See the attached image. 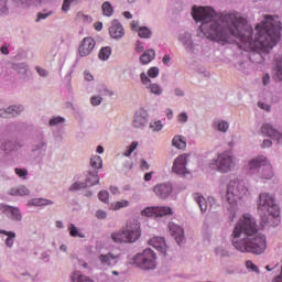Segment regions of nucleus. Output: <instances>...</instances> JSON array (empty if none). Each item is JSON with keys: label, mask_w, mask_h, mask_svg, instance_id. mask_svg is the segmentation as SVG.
<instances>
[{"label": "nucleus", "mask_w": 282, "mask_h": 282, "mask_svg": "<svg viewBox=\"0 0 282 282\" xmlns=\"http://www.w3.org/2000/svg\"><path fill=\"white\" fill-rule=\"evenodd\" d=\"M98 182H100V177H98V172H88L86 182H76L69 187V191H80V188H87V186H96Z\"/></svg>", "instance_id": "nucleus-10"}, {"label": "nucleus", "mask_w": 282, "mask_h": 282, "mask_svg": "<svg viewBox=\"0 0 282 282\" xmlns=\"http://www.w3.org/2000/svg\"><path fill=\"white\" fill-rule=\"evenodd\" d=\"M149 245L152 246V248H155L159 252H162V254H166V241L162 237H153Z\"/></svg>", "instance_id": "nucleus-19"}, {"label": "nucleus", "mask_w": 282, "mask_h": 282, "mask_svg": "<svg viewBox=\"0 0 282 282\" xmlns=\"http://www.w3.org/2000/svg\"><path fill=\"white\" fill-rule=\"evenodd\" d=\"M131 29L134 31V32H138L140 29H139V25H138V22L135 21H132L131 22Z\"/></svg>", "instance_id": "nucleus-63"}, {"label": "nucleus", "mask_w": 282, "mask_h": 282, "mask_svg": "<svg viewBox=\"0 0 282 282\" xmlns=\"http://www.w3.org/2000/svg\"><path fill=\"white\" fill-rule=\"evenodd\" d=\"M2 235H6V240L4 243L8 248H12L14 246V240L17 239V234L14 231H6V230H0Z\"/></svg>", "instance_id": "nucleus-25"}, {"label": "nucleus", "mask_w": 282, "mask_h": 282, "mask_svg": "<svg viewBox=\"0 0 282 282\" xmlns=\"http://www.w3.org/2000/svg\"><path fill=\"white\" fill-rule=\"evenodd\" d=\"M96 217H97V219H107V212H105V210H97Z\"/></svg>", "instance_id": "nucleus-51"}, {"label": "nucleus", "mask_w": 282, "mask_h": 282, "mask_svg": "<svg viewBox=\"0 0 282 282\" xmlns=\"http://www.w3.org/2000/svg\"><path fill=\"white\" fill-rule=\"evenodd\" d=\"M110 192L112 195H120V189H118L116 186H110Z\"/></svg>", "instance_id": "nucleus-59"}, {"label": "nucleus", "mask_w": 282, "mask_h": 282, "mask_svg": "<svg viewBox=\"0 0 282 282\" xmlns=\"http://www.w3.org/2000/svg\"><path fill=\"white\" fill-rule=\"evenodd\" d=\"M149 123V113L144 109H140L134 115L133 127L142 129Z\"/></svg>", "instance_id": "nucleus-16"}, {"label": "nucleus", "mask_w": 282, "mask_h": 282, "mask_svg": "<svg viewBox=\"0 0 282 282\" xmlns=\"http://www.w3.org/2000/svg\"><path fill=\"white\" fill-rule=\"evenodd\" d=\"M141 169H142L143 171H149V169H150L149 163H148L147 161L142 160V161H141Z\"/></svg>", "instance_id": "nucleus-56"}, {"label": "nucleus", "mask_w": 282, "mask_h": 282, "mask_svg": "<svg viewBox=\"0 0 282 282\" xmlns=\"http://www.w3.org/2000/svg\"><path fill=\"white\" fill-rule=\"evenodd\" d=\"M162 121H153L150 123V129H152V131H162Z\"/></svg>", "instance_id": "nucleus-42"}, {"label": "nucleus", "mask_w": 282, "mask_h": 282, "mask_svg": "<svg viewBox=\"0 0 282 282\" xmlns=\"http://www.w3.org/2000/svg\"><path fill=\"white\" fill-rule=\"evenodd\" d=\"M209 166L219 173H229V171L235 169V159L229 152H223L218 154L216 160L209 163Z\"/></svg>", "instance_id": "nucleus-7"}, {"label": "nucleus", "mask_w": 282, "mask_h": 282, "mask_svg": "<svg viewBox=\"0 0 282 282\" xmlns=\"http://www.w3.org/2000/svg\"><path fill=\"white\" fill-rule=\"evenodd\" d=\"M94 47H96V40L93 37H84L78 47L79 55L82 57L89 56V54L94 52Z\"/></svg>", "instance_id": "nucleus-12"}, {"label": "nucleus", "mask_w": 282, "mask_h": 282, "mask_svg": "<svg viewBox=\"0 0 282 282\" xmlns=\"http://www.w3.org/2000/svg\"><path fill=\"white\" fill-rule=\"evenodd\" d=\"M109 56H111V47L109 46L102 47L99 52L100 61H107Z\"/></svg>", "instance_id": "nucleus-31"}, {"label": "nucleus", "mask_w": 282, "mask_h": 282, "mask_svg": "<svg viewBox=\"0 0 282 282\" xmlns=\"http://www.w3.org/2000/svg\"><path fill=\"white\" fill-rule=\"evenodd\" d=\"M51 13H37V19L36 21H43V19H47V17H50Z\"/></svg>", "instance_id": "nucleus-54"}, {"label": "nucleus", "mask_w": 282, "mask_h": 282, "mask_svg": "<svg viewBox=\"0 0 282 282\" xmlns=\"http://www.w3.org/2000/svg\"><path fill=\"white\" fill-rule=\"evenodd\" d=\"M169 228H170V232H171L172 237H174L176 243H178V246H182V242L184 241V229L175 223H170Z\"/></svg>", "instance_id": "nucleus-17"}, {"label": "nucleus", "mask_w": 282, "mask_h": 282, "mask_svg": "<svg viewBox=\"0 0 282 282\" xmlns=\"http://www.w3.org/2000/svg\"><path fill=\"white\" fill-rule=\"evenodd\" d=\"M36 72L37 74H40L41 76H47V70L41 68V67H36Z\"/></svg>", "instance_id": "nucleus-57"}, {"label": "nucleus", "mask_w": 282, "mask_h": 282, "mask_svg": "<svg viewBox=\"0 0 282 282\" xmlns=\"http://www.w3.org/2000/svg\"><path fill=\"white\" fill-rule=\"evenodd\" d=\"M194 199L196 204H198L202 213H206V210H208V202H206L204 196H202L199 193H195Z\"/></svg>", "instance_id": "nucleus-23"}, {"label": "nucleus", "mask_w": 282, "mask_h": 282, "mask_svg": "<svg viewBox=\"0 0 282 282\" xmlns=\"http://www.w3.org/2000/svg\"><path fill=\"white\" fill-rule=\"evenodd\" d=\"M257 221L246 214L236 224L232 231V246L239 252H251V254H263L268 248L265 236L258 234Z\"/></svg>", "instance_id": "nucleus-2"}, {"label": "nucleus", "mask_w": 282, "mask_h": 282, "mask_svg": "<svg viewBox=\"0 0 282 282\" xmlns=\"http://www.w3.org/2000/svg\"><path fill=\"white\" fill-rule=\"evenodd\" d=\"M152 177H153V172L145 173L144 181L145 182H151Z\"/></svg>", "instance_id": "nucleus-60"}, {"label": "nucleus", "mask_w": 282, "mask_h": 282, "mask_svg": "<svg viewBox=\"0 0 282 282\" xmlns=\"http://www.w3.org/2000/svg\"><path fill=\"white\" fill-rule=\"evenodd\" d=\"M72 281L73 282H94L91 281V279L80 274V272L73 273Z\"/></svg>", "instance_id": "nucleus-29"}, {"label": "nucleus", "mask_w": 282, "mask_h": 282, "mask_svg": "<svg viewBox=\"0 0 282 282\" xmlns=\"http://www.w3.org/2000/svg\"><path fill=\"white\" fill-rule=\"evenodd\" d=\"M68 231L70 237H79L80 239H85V234L78 231L74 224H70L68 227Z\"/></svg>", "instance_id": "nucleus-28"}, {"label": "nucleus", "mask_w": 282, "mask_h": 282, "mask_svg": "<svg viewBox=\"0 0 282 282\" xmlns=\"http://www.w3.org/2000/svg\"><path fill=\"white\" fill-rule=\"evenodd\" d=\"M14 150V145L12 144V142H6L4 145L2 147V151H13Z\"/></svg>", "instance_id": "nucleus-50"}, {"label": "nucleus", "mask_w": 282, "mask_h": 282, "mask_svg": "<svg viewBox=\"0 0 282 282\" xmlns=\"http://www.w3.org/2000/svg\"><path fill=\"white\" fill-rule=\"evenodd\" d=\"M258 212L261 216L262 224H269L270 217H279V205L274 203V196L268 193H262L259 196Z\"/></svg>", "instance_id": "nucleus-3"}, {"label": "nucleus", "mask_w": 282, "mask_h": 282, "mask_svg": "<svg viewBox=\"0 0 282 282\" xmlns=\"http://www.w3.org/2000/svg\"><path fill=\"white\" fill-rule=\"evenodd\" d=\"M90 102H91V105H94V107H98V105H100L102 102V97L94 96L90 98Z\"/></svg>", "instance_id": "nucleus-45"}, {"label": "nucleus", "mask_w": 282, "mask_h": 282, "mask_svg": "<svg viewBox=\"0 0 282 282\" xmlns=\"http://www.w3.org/2000/svg\"><path fill=\"white\" fill-rule=\"evenodd\" d=\"M188 154H182L177 156L173 163L172 171L176 173V175H188V169H186V164H188Z\"/></svg>", "instance_id": "nucleus-11"}, {"label": "nucleus", "mask_w": 282, "mask_h": 282, "mask_svg": "<svg viewBox=\"0 0 282 282\" xmlns=\"http://www.w3.org/2000/svg\"><path fill=\"white\" fill-rule=\"evenodd\" d=\"M153 58H155V51L148 50L140 56V63L142 65H149Z\"/></svg>", "instance_id": "nucleus-24"}, {"label": "nucleus", "mask_w": 282, "mask_h": 282, "mask_svg": "<svg viewBox=\"0 0 282 282\" xmlns=\"http://www.w3.org/2000/svg\"><path fill=\"white\" fill-rule=\"evenodd\" d=\"M138 149V142L133 141L127 149V151L123 153V155L126 158H129V155H131V153H133V151H135Z\"/></svg>", "instance_id": "nucleus-35"}, {"label": "nucleus", "mask_w": 282, "mask_h": 282, "mask_svg": "<svg viewBox=\"0 0 282 282\" xmlns=\"http://www.w3.org/2000/svg\"><path fill=\"white\" fill-rule=\"evenodd\" d=\"M0 12H2V14L8 12V0H0Z\"/></svg>", "instance_id": "nucleus-46"}, {"label": "nucleus", "mask_w": 282, "mask_h": 282, "mask_svg": "<svg viewBox=\"0 0 282 282\" xmlns=\"http://www.w3.org/2000/svg\"><path fill=\"white\" fill-rule=\"evenodd\" d=\"M90 166L93 169H102V159L98 155H95L90 159Z\"/></svg>", "instance_id": "nucleus-30"}, {"label": "nucleus", "mask_w": 282, "mask_h": 282, "mask_svg": "<svg viewBox=\"0 0 282 282\" xmlns=\"http://www.w3.org/2000/svg\"><path fill=\"white\" fill-rule=\"evenodd\" d=\"M229 128H230V124H228L227 121H219L217 123V130L221 131L223 133H226V131H228Z\"/></svg>", "instance_id": "nucleus-36"}, {"label": "nucleus", "mask_w": 282, "mask_h": 282, "mask_svg": "<svg viewBox=\"0 0 282 282\" xmlns=\"http://www.w3.org/2000/svg\"><path fill=\"white\" fill-rule=\"evenodd\" d=\"M84 76L86 80H94V75H91V73L89 72H85Z\"/></svg>", "instance_id": "nucleus-61"}, {"label": "nucleus", "mask_w": 282, "mask_h": 282, "mask_svg": "<svg viewBox=\"0 0 282 282\" xmlns=\"http://www.w3.org/2000/svg\"><path fill=\"white\" fill-rule=\"evenodd\" d=\"M261 133L262 135H267L268 138H271L272 140H276L278 144H282V133L279 132L272 124L264 123L261 127Z\"/></svg>", "instance_id": "nucleus-13"}, {"label": "nucleus", "mask_w": 282, "mask_h": 282, "mask_svg": "<svg viewBox=\"0 0 282 282\" xmlns=\"http://www.w3.org/2000/svg\"><path fill=\"white\" fill-rule=\"evenodd\" d=\"M70 4H72V0H64L63 6H62L63 12H67V10H69Z\"/></svg>", "instance_id": "nucleus-52"}, {"label": "nucleus", "mask_w": 282, "mask_h": 282, "mask_svg": "<svg viewBox=\"0 0 282 282\" xmlns=\"http://www.w3.org/2000/svg\"><path fill=\"white\" fill-rule=\"evenodd\" d=\"M272 147V141L271 140H264L263 143H262V149H268Z\"/></svg>", "instance_id": "nucleus-55"}, {"label": "nucleus", "mask_w": 282, "mask_h": 282, "mask_svg": "<svg viewBox=\"0 0 282 282\" xmlns=\"http://www.w3.org/2000/svg\"><path fill=\"white\" fill-rule=\"evenodd\" d=\"M194 21H200V32L216 43H235L245 52H253L250 59L256 63H263L261 54H268L281 39V20L279 17L264 15V20L258 23L252 30L248 20L239 14L227 13L217 20V12L210 7L193 8Z\"/></svg>", "instance_id": "nucleus-1"}, {"label": "nucleus", "mask_w": 282, "mask_h": 282, "mask_svg": "<svg viewBox=\"0 0 282 282\" xmlns=\"http://www.w3.org/2000/svg\"><path fill=\"white\" fill-rule=\"evenodd\" d=\"M250 169H261V177L263 180H272L274 177V172H272V164L268 161L265 156H258L249 162Z\"/></svg>", "instance_id": "nucleus-8"}, {"label": "nucleus", "mask_w": 282, "mask_h": 282, "mask_svg": "<svg viewBox=\"0 0 282 282\" xmlns=\"http://www.w3.org/2000/svg\"><path fill=\"white\" fill-rule=\"evenodd\" d=\"M216 254L217 257H228V251L224 248H217Z\"/></svg>", "instance_id": "nucleus-48"}, {"label": "nucleus", "mask_w": 282, "mask_h": 282, "mask_svg": "<svg viewBox=\"0 0 282 282\" xmlns=\"http://www.w3.org/2000/svg\"><path fill=\"white\" fill-rule=\"evenodd\" d=\"M61 122H65V118L63 117H55L50 120L51 127H55V124H61Z\"/></svg>", "instance_id": "nucleus-44"}, {"label": "nucleus", "mask_w": 282, "mask_h": 282, "mask_svg": "<svg viewBox=\"0 0 282 282\" xmlns=\"http://www.w3.org/2000/svg\"><path fill=\"white\" fill-rule=\"evenodd\" d=\"M98 197H99L100 202H104V204H107V202H109V192L101 191L98 193Z\"/></svg>", "instance_id": "nucleus-39"}, {"label": "nucleus", "mask_w": 282, "mask_h": 282, "mask_svg": "<svg viewBox=\"0 0 282 282\" xmlns=\"http://www.w3.org/2000/svg\"><path fill=\"white\" fill-rule=\"evenodd\" d=\"M246 268H248V270H252V272H257V274H259V267L253 264L251 260H248L246 262Z\"/></svg>", "instance_id": "nucleus-43"}, {"label": "nucleus", "mask_w": 282, "mask_h": 282, "mask_svg": "<svg viewBox=\"0 0 282 282\" xmlns=\"http://www.w3.org/2000/svg\"><path fill=\"white\" fill-rule=\"evenodd\" d=\"M31 204L32 206H47V204H52V202L45 198H35L31 200Z\"/></svg>", "instance_id": "nucleus-34"}, {"label": "nucleus", "mask_w": 282, "mask_h": 282, "mask_svg": "<svg viewBox=\"0 0 282 282\" xmlns=\"http://www.w3.org/2000/svg\"><path fill=\"white\" fill-rule=\"evenodd\" d=\"M162 63L164 65H169V63H171V55H165L163 58H162Z\"/></svg>", "instance_id": "nucleus-58"}, {"label": "nucleus", "mask_w": 282, "mask_h": 282, "mask_svg": "<svg viewBox=\"0 0 282 282\" xmlns=\"http://www.w3.org/2000/svg\"><path fill=\"white\" fill-rule=\"evenodd\" d=\"M102 14L104 17H113V6H111V2L106 1L101 6Z\"/></svg>", "instance_id": "nucleus-26"}, {"label": "nucleus", "mask_w": 282, "mask_h": 282, "mask_svg": "<svg viewBox=\"0 0 282 282\" xmlns=\"http://www.w3.org/2000/svg\"><path fill=\"white\" fill-rule=\"evenodd\" d=\"M111 206H112V210H120V208H128L129 200H119L112 204Z\"/></svg>", "instance_id": "nucleus-33"}, {"label": "nucleus", "mask_w": 282, "mask_h": 282, "mask_svg": "<svg viewBox=\"0 0 282 282\" xmlns=\"http://www.w3.org/2000/svg\"><path fill=\"white\" fill-rule=\"evenodd\" d=\"M246 195H248V187H246L243 181H230L228 183L225 196L228 204H237Z\"/></svg>", "instance_id": "nucleus-5"}, {"label": "nucleus", "mask_w": 282, "mask_h": 282, "mask_svg": "<svg viewBox=\"0 0 282 282\" xmlns=\"http://www.w3.org/2000/svg\"><path fill=\"white\" fill-rule=\"evenodd\" d=\"M148 75L150 76V78H158V76H160V68L158 67H151L148 70Z\"/></svg>", "instance_id": "nucleus-41"}, {"label": "nucleus", "mask_w": 282, "mask_h": 282, "mask_svg": "<svg viewBox=\"0 0 282 282\" xmlns=\"http://www.w3.org/2000/svg\"><path fill=\"white\" fill-rule=\"evenodd\" d=\"M177 121L181 123L188 122V115L186 112H182L177 116Z\"/></svg>", "instance_id": "nucleus-47"}, {"label": "nucleus", "mask_w": 282, "mask_h": 282, "mask_svg": "<svg viewBox=\"0 0 282 282\" xmlns=\"http://www.w3.org/2000/svg\"><path fill=\"white\" fill-rule=\"evenodd\" d=\"M133 263L141 270H155L158 267L155 252L151 249H145L133 258Z\"/></svg>", "instance_id": "nucleus-6"}, {"label": "nucleus", "mask_w": 282, "mask_h": 282, "mask_svg": "<svg viewBox=\"0 0 282 282\" xmlns=\"http://www.w3.org/2000/svg\"><path fill=\"white\" fill-rule=\"evenodd\" d=\"M150 91L151 94H155L156 96H160V94H162V87H160V85L158 84H151Z\"/></svg>", "instance_id": "nucleus-38"}, {"label": "nucleus", "mask_w": 282, "mask_h": 282, "mask_svg": "<svg viewBox=\"0 0 282 282\" xmlns=\"http://www.w3.org/2000/svg\"><path fill=\"white\" fill-rule=\"evenodd\" d=\"M12 195H21V196L30 195V189H28V187L25 186H20L14 193H12Z\"/></svg>", "instance_id": "nucleus-37"}, {"label": "nucleus", "mask_w": 282, "mask_h": 282, "mask_svg": "<svg viewBox=\"0 0 282 282\" xmlns=\"http://www.w3.org/2000/svg\"><path fill=\"white\" fill-rule=\"evenodd\" d=\"M143 217H164L166 215H173V209L171 207H148L141 212Z\"/></svg>", "instance_id": "nucleus-9"}, {"label": "nucleus", "mask_w": 282, "mask_h": 282, "mask_svg": "<svg viewBox=\"0 0 282 282\" xmlns=\"http://www.w3.org/2000/svg\"><path fill=\"white\" fill-rule=\"evenodd\" d=\"M258 107L260 109H263L264 111H270V105L265 104V102H258Z\"/></svg>", "instance_id": "nucleus-53"}, {"label": "nucleus", "mask_w": 282, "mask_h": 282, "mask_svg": "<svg viewBox=\"0 0 282 282\" xmlns=\"http://www.w3.org/2000/svg\"><path fill=\"white\" fill-rule=\"evenodd\" d=\"M262 83L263 85H268V83H270V75L267 74L263 78H262Z\"/></svg>", "instance_id": "nucleus-64"}, {"label": "nucleus", "mask_w": 282, "mask_h": 282, "mask_svg": "<svg viewBox=\"0 0 282 282\" xmlns=\"http://www.w3.org/2000/svg\"><path fill=\"white\" fill-rule=\"evenodd\" d=\"M273 78L275 80H282V57L281 55H276L273 62Z\"/></svg>", "instance_id": "nucleus-22"}, {"label": "nucleus", "mask_w": 282, "mask_h": 282, "mask_svg": "<svg viewBox=\"0 0 282 282\" xmlns=\"http://www.w3.org/2000/svg\"><path fill=\"white\" fill-rule=\"evenodd\" d=\"M138 34L140 36V39H151V30H149V28L147 26H141L138 30Z\"/></svg>", "instance_id": "nucleus-32"}, {"label": "nucleus", "mask_w": 282, "mask_h": 282, "mask_svg": "<svg viewBox=\"0 0 282 282\" xmlns=\"http://www.w3.org/2000/svg\"><path fill=\"white\" fill-rule=\"evenodd\" d=\"M14 171H15V174L18 175V177H22L23 180L28 178V170L15 167Z\"/></svg>", "instance_id": "nucleus-40"}, {"label": "nucleus", "mask_w": 282, "mask_h": 282, "mask_svg": "<svg viewBox=\"0 0 282 282\" xmlns=\"http://www.w3.org/2000/svg\"><path fill=\"white\" fill-rule=\"evenodd\" d=\"M153 192L161 199H166L173 193V185L171 183L159 184L153 187Z\"/></svg>", "instance_id": "nucleus-14"}, {"label": "nucleus", "mask_w": 282, "mask_h": 282, "mask_svg": "<svg viewBox=\"0 0 282 282\" xmlns=\"http://www.w3.org/2000/svg\"><path fill=\"white\" fill-rule=\"evenodd\" d=\"M109 34L111 39H122L124 36V28L118 20L112 21L109 28Z\"/></svg>", "instance_id": "nucleus-18"}, {"label": "nucleus", "mask_w": 282, "mask_h": 282, "mask_svg": "<svg viewBox=\"0 0 282 282\" xmlns=\"http://www.w3.org/2000/svg\"><path fill=\"white\" fill-rule=\"evenodd\" d=\"M95 30H97V32H100V30H102V22H96L94 24Z\"/></svg>", "instance_id": "nucleus-62"}, {"label": "nucleus", "mask_w": 282, "mask_h": 282, "mask_svg": "<svg viewBox=\"0 0 282 282\" xmlns=\"http://www.w3.org/2000/svg\"><path fill=\"white\" fill-rule=\"evenodd\" d=\"M23 111L22 106H10L8 109L0 110L1 118H14V116H19Z\"/></svg>", "instance_id": "nucleus-21"}, {"label": "nucleus", "mask_w": 282, "mask_h": 282, "mask_svg": "<svg viewBox=\"0 0 282 282\" xmlns=\"http://www.w3.org/2000/svg\"><path fill=\"white\" fill-rule=\"evenodd\" d=\"M0 210L1 213H3V215H7V217H9V219H12L13 221H21V219H23V216L21 215V210H19V208L1 205Z\"/></svg>", "instance_id": "nucleus-15"}, {"label": "nucleus", "mask_w": 282, "mask_h": 282, "mask_svg": "<svg viewBox=\"0 0 282 282\" xmlns=\"http://www.w3.org/2000/svg\"><path fill=\"white\" fill-rule=\"evenodd\" d=\"M172 144L176 149H186V140L180 135L174 137Z\"/></svg>", "instance_id": "nucleus-27"}, {"label": "nucleus", "mask_w": 282, "mask_h": 282, "mask_svg": "<svg viewBox=\"0 0 282 282\" xmlns=\"http://www.w3.org/2000/svg\"><path fill=\"white\" fill-rule=\"evenodd\" d=\"M99 261L104 268H111V265L118 263V256H115L113 253L100 254Z\"/></svg>", "instance_id": "nucleus-20"}, {"label": "nucleus", "mask_w": 282, "mask_h": 282, "mask_svg": "<svg viewBox=\"0 0 282 282\" xmlns=\"http://www.w3.org/2000/svg\"><path fill=\"white\" fill-rule=\"evenodd\" d=\"M140 78H141V83H143V85H149V83H151V78H149V76H147V74H144V73H141Z\"/></svg>", "instance_id": "nucleus-49"}, {"label": "nucleus", "mask_w": 282, "mask_h": 282, "mask_svg": "<svg viewBox=\"0 0 282 282\" xmlns=\"http://www.w3.org/2000/svg\"><path fill=\"white\" fill-rule=\"evenodd\" d=\"M140 226L127 225L124 229L111 234V239L115 243H135L141 237Z\"/></svg>", "instance_id": "nucleus-4"}]
</instances>
